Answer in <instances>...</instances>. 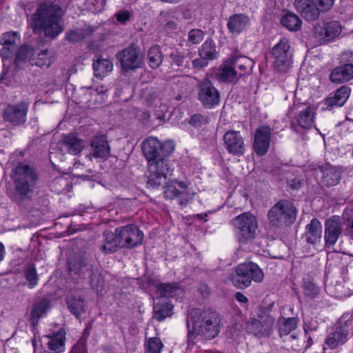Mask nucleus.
<instances>
[{
	"instance_id": "nucleus-25",
	"label": "nucleus",
	"mask_w": 353,
	"mask_h": 353,
	"mask_svg": "<svg viewBox=\"0 0 353 353\" xmlns=\"http://www.w3.org/2000/svg\"><path fill=\"white\" fill-rule=\"evenodd\" d=\"M242 76V73H238L234 70L230 59L224 63L216 73V79L220 82L236 83Z\"/></svg>"
},
{
	"instance_id": "nucleus-28",
	"label": "nucleus",
	"mask_w": 353,
	"mask_h": 353,
	"mask_svg": "<svg viewBox=\"0 0 353 353\" xmlns=\"http://www.w3.org/2000/svg\"><path fill=\"white\" fill-rule=\"evenodd\" d=\"M47 347L50 353H62L65 351V332L61 329L52 336H47Z\"/></svg>"
},
{
	"instance_id": "nucleus-19",
	"label": "nucleus",
	"mask_w": 353,
	"mask_h": 353,
	"mask_svg": "<svg viewBox=\"0 0 353 353\" xmlns=\"http://www.w3.org/2000/svg\"><path fill=\"white\" fill-rule=\"evenodd\" d=\"M341 221L339 216H332L325 223V247L330 249L342 233Z\"/></svg>"
},
{
	"instance_id": "nucleus-44",
	"label": "nucleus",
	"mask_w": 353,
	"mask_h": 353,
	"mask_svg": "<svg viewBox=\"0 0 353 353\" xmlns=\"http://www.w3.org/2000/svg\"><path fill=\"white\" fill-rule=\"evenodd\" d=\"M145 353H161L163 343L159 337H150L146 339L145 343Z\"/></svg>"
},
{
	"instance_id": "nucleus-18",
	"label": "nucleus",
	"mask_w": 353,
	"mask_h": 353,
	"mask_svg": "<svg viewBox=\"0 0 353 353\" xmlns=\"http://www.w3.org/2000/svg\"><path fill=\"white\" fill-rule=\"evenodd\" d=\"M272 129L268 125H261L255 132L253 148L257 156L265 155L270 145Z\"/></svg>"
},
{
	"instance_id": "nucleus-58",
	"label": "nucleus",
	"mask_w": 353,
	"mask_h": 353,
	"mask_svg": "<svg viewBox=\"0 0 353 353\" xmlns=\"http://www.w3.org/2000/svg\"><path fill=\"white\" fill-rule=\"evenodd\" d=\"M116 17H117V19L118 21L124 23L125 21H127L128 20H129L130 13H129V12L125 11V10L122 11V12H118L116 14Z\"/></svg>"
},
{
	"instance_id": "nucleus-53",
	"label": "nucleus",
	"mask_w": 353,
	"mask_h": 353,
	"mask_svg": "<svg viewBox=\"0 0 353 353\" xmlns=\"http://www.w3.org/2000/svg\"><path fill=\"white\" fill-rule=\"evenodd\" d=\"M171 59V65H176V67H181L184 65L185 61V56L183 53L174 50L172 51L170 55Z\"/></svg>"
},
{
	"instance_id": "nucleus-33",
	"label": "nucleus",
	"mask_w": 353,
	"mask_h": 353,
	"mask_svg": "<svg viewBox=\"0 0 353 353\" xmlns=\"http://www.w3.org/2000/svg\"><path fill=\"white\" fill-rule=\"evenodd\" d=\"M50 303L49 299L46 297L35 301L30 314V319L32 323L37 322L46 313L50 307Z\"/></svg>"
},
{
	"instance_id": "nucleus-34",
	"label": "nucleus",
	"mask_w": 353,
	"mask_h": 353,
	"mask_svg": "<svg viewBox=\"0 0 353 353\" xmlns=\"http://www.w3.org/2000/svg\"><path fill=\"white\" fill-rule=\"evenodd\" d=\"M94 74L97 77L103 78L108 75L112 69L113 63L108 59L99 58L92 63Z\"/></svg>"
},
{
	"instance_id": "nucleus-14",
	"label": "nucleus",
	"mask_w": 353,
	"mask_h": 353,
	"mask_svg": "<svg viewBox=\"0 0 353 353\" xmlns=\"http://www.w3.org/2000/svg\"><path fill=\"white\" fill-rule=\"evenodd\" d=\"M343 26L338 21H330L314 27L313 34L316 39L323 43L333 41L339 37Z\"/></svg>"
},
{
	"instance_id": "nucleus-59",
	"label": "nucleus",
	"mask_w": 353,
	"mask_h": 353,
	"mask_svg": "<svg viewBox=\"0 0 353 353\" xmlns=\"http://www.w3.org/2000/svg\"><path fill=\"white\" fill-rule=\"evenodd\" d=\"M14 48L3 46L0 50V54L3 59H7L10 56L11 52L14 50Z\"/></svg>"
},
{
	"instance_id": "nucleus-42",
	"label": "nucleus",
	"mask_w": 353,
	"mask_h": 353,
	"mask_svg": "<svg viewBox=\"0 0 353 353\" xmlns=\"http://www.w3.org/2000/svg\"><path fill=\"white\" fill-rule=\"evenodd\" d=\"M87 276H90V285L94 291L99 293L103 290L105 281L102 274L97 268L92 267L90 274H88Z\"/></svg>"
},
{
	"instance_id": "nucleus-24",
	"label": "nucleus",
	"mask_w": 353,
	"mask_h": 353,
	"mask_svg": "<svg viewBox=\"0 0 353 353\" xmlns=\"http://www.w3.org/2000/svg\"><path fill=\"white\" fill-rule=\"evenodd\" d=\"M330 81L335 83H343L353 79V65L341 64L334 68L330 74Z\"/></svg>"
},
{
	"instance_id": "nucleus-50",
	"label": "nucleus",
	"mask_w": 353,
	"mask_h": 353,
	"mask_svg": "<svg viewBox=\"0 0 353 353\" xmlns=\"http://www.w3.org/2000/svg\"><path fill=\"white\" fill-rule=\"evenodd\" d=\"M88 335L83 333L78 342L72 347L69 353H88L87 347V340Z\"/></svg>"
},
{
	"instance_id": "nucleus-21",
	"label": "nucleus",
	"mask_w": 353,
	"mask_h": 353,
	"mask_svg": "<svg viewBox=\"0 0 353 353\" xmlns=\"http://www.w3.org/2000/svg\"><path fill=\"white\" fill-rule=\"evenodd\" d=\"M92 265L81 256H74L68 259L67 270L70 273L77 275L80 279H85L92 270Z\"/></svg>"
},
{
	"instance_id": "nucleus-16",
	"label": "nucleus",
	"mask_w": 353,
	"mask_h": 353,
	"mask_svg": "<svg viewBox=\"0 0 353 353\" xmlns=\"http://www.w3.org/2000/svg\"><path fill=\"white\" fill-rule=\"evenodd\" d=\"M275 323L274 318L270 314H263L258 319L251 321L248 329L254 336L262 338L270 336L272 332Z\"/></svg>"
},
{
	"instance_id": "nucleus-46",
	"label": "nucleus",
	"mask_w": 353,
	"mask_h": 353,
	"mask_svg": "<svg viewBox=\"0 0 353 353\" xmlns=\"http://www.w3.org/2000/svg\"><path fill=\"white\" fill-rule=\"evenodd\" d=\"M24 276L28 282V288L32 289L34 288L39 281V276L37 273L34 265H28L24 271Z\"/></svg>"
},
{
	"instance_id": "nucleus-11",
	"label": "nucleus",
	"mask_w": 353,
	"mask_h": 353,
	"mask_svg": "<svg viewBox=\"0 0 353 353\" xmlns=\"http://www.w3.org/2000/svg\"><path fill=\"white\" fill-rule=\"evenodd\" d=\"M197 99L207 109H212L221 101L219 90L208 79L200 80L197 83Z\"/></svg>"
},
{
	"instance_id": "nucleus-12",
	"label": "nucleus",
	"mask_w": 353,
	"mask_h": 353,
	"mask_svg": "<svg viewBox=\"0 0 353 353\" xmlns=\"http://www.w3.org/2000/svg\"><path fill=\"white\" fill-rule=\"evenodd\" d=\"M117 58L125 71L135 70L141 68L143 64V55L141 49L134 45H130L119 51L117 54Z\"/></svg>"
},
{
	"instance_id": "nucleus-2",
	"label": "nucleus",
	"mask_w": 353,
	"mask_h": 353,
	"mask_svg": "<svg viewBox=\"0 0 353 353\" xmlns=\"http://www.w3.org/2000/svg\"><path fill=\"white\" fill-rule=\"evenodd\" d=\"M63 16L61 7L54 0H44L28 19V24L35 34H43L50 39H56L63 31L61 24Z\"/></svg>"
},
{
	"instance_id": "nucleus-9",
	"label": "nucleus",
	"mask_w": 353,
	"mask_h": 353,
	"mask_svg": "<svg viewBox=\"0 0 353 353\" xmlns=\"http://www.w3.org/2000/svg\"><path fill=\"white\" fill-rule=\"evenodd\" d=\"M273 67L278 72L285 73L292 63V52L288 39L283 37L271 50Z\"/></svg>"
},
{
	"instance_id": "nucleus-26",
	"label": "nucleus",
	"mask_w": 353,
	"mask_h": 353,
	"mask_svg": "<svg viewBox=\"0 0 353 353\" xmlns=\"http://www.w3.org/2000/svg\"><path fill=\"white\" fill-rule=\"evenodd\" d=\"M250 24L249 17L244 14H235L230 16L227 23L229 31L233 34H239L244 31Z\"/></svg>"
},
{
	"instance_id": "nucleus-22",
	"label": "nucleus",
	"mask_w": 353,
	"mask_h": 353,
	"mask_svg": "<svg viewBox=\"0 0 353 353\" xmlns=\"http://www.w3.org/2000/svg\"><path fill=\"white\" fill-rule=\"evenodd\" d=\"M294 5L297 11L307 21L317 19L321 12L314 0H295Z\"/></svg>"
},
{
	"instance_id": "nucleus-51",
	"label": "nucleus",
	"mask_w": 353,
	"mask_h": 353,
	"mask_svg": "<svg viewBox=\"0 0 353 353\" xmlns=\"http://www.w3.org/2000/svg\"><path fill=\"white\" fill-rule=\"evenodd\" d=\"M209 122V118L207 115L201 114H194L190 117L188 123L194 128H199Z\"/></svg>"
},
{
	"instance_id": "nucleus-48",
	"label": "nucleus",
	"mask_w": 353,
	"mask_h": 353,
	"mask_svg": "<svg viewBox=\"0 0 353 353\" xmlns=\"http://www.w3.org/2000/svg\"><path fill=\"white\" fill-rule=\"evenodd\" d=\"M205 33L199 29H192L188 32L187 39V46H192L193 45L201 43L204 39Z\"/></svg>"
},
{
	"instance_id": "nucleus-1",
	"label": "nucleus",
	"mask_w": 353,
	"mask_h": 353,
	"mask_svg": "<svg viewBox=\"0 0 353 353\" xmlns=\"http://www.w3.org/2000/svg\"><path fill=\"white\" fill-rule=\"evenodd\" d=\"M142 152L148 161L147 183L152 188H157L172 175L174 166L168 159L174 150L171 141L161 143L157 138L150 137L142 142Z\"/></svg>"
},
{
	"instance_id": "nucleus-45",
	"label": "nucleus",
	"mask_w": 353,
	"mask_h": 353,
	"mask_svg": "<svg viewBox=\"0 0 353 353\" xmlns=\"http://www.w3.org/2000/svg\"><path fill=\"white\" fill-rule=\"evenodd\" d=\"M246 265L247 268L252 269V270L248 273L250 284L252 281L255 283L262 282L264 279V273L262 269L256 263L253 262L246 263Z\"/></svg>"
},
{
	"instance_id": "nucleus-52",
	"label": "nucleus",
	"mask_w": 353,
	"mask_h": 353,
	"mask_svg": "<svg viewBox=\"0 0 353 353\" xmlns=\"http://www.w3.org/2000/svg\"><path fill=\"white\" fill-rule=\"evenodd\" d=\"M304 294L310 298H314L319 293L317 287L310 280H304L303 283Z\"/></svg>"
},
{
	"instance_id": "nucleus-32",
	"label": "nucleus",
	"mask_w": 353,
	"mask_h": 353,
	"mask_svg": "<svg viewBox=\"0 0 353 353\" xmlns=\"http://www.w3.org/2000/svg\"><path fill=\"white\" fill-rule=\"evenodd\" d=\"M63 144L66 147L69 153L77 155L81 152L84 148V142L74 134L65 135L63 139Z\"/></svg>"
},
{
	"instance_id": "nucleus-40",
	"label": "nucleus",
	"mask_w": 353,
	"mask_h": 353,
	"mask_svg": "<svg viewBox=\"0 0 353 353\" xmlns=\"http://www.w3.org/2000/svg\"><path fill=\"white\" fill-rule=\"evenodd\" d=\"M172 305L165 303H157L154 305V318L159 321L164 320L166 317L171 315Z\"/></svg>"
},
{
	"instance_id": "nucleus-8",
	"label": "nucleus",
	"mask_w": 353,
	"mask_h": 353,
	"mask_svg": "<svg viewBox=\"0 0 353 353\" xmlns=\"http://www.w3.org/2000/svg\"><path fill=\"white\" fill-rule=\"evenodd\" d=\"M18 179L16 181V190L22 199L30 197L37 180V174L28 165L19 163L16 168Z\"/></svg>"
},
{
	"instance_id": "nucleus-15",
	"label": "nucleus",
	"mask_w": 353,
	"mask_h": 353,
	"mask_svg": "<svg viewBox=\"0 0 353 353\" xmlns=\"http://www.w3.org/2000/svg\"><path fill=\"white\" fill-rule=\"evenodd\" d=\"M164 184L166 185L163 192L165 198L168 199L180 198L179 203L181 205L187 204L192 199V196L188 191V184L186 182L172 180L168 183L165 181L163 185Z\"/></svg>"
},
{
	"instance_id": "nucleus-63",
	"label": "nucleus",
	"mask_w": 353,
	"mask_h": 353,
	"mask_svg": "<svg viewBox=\"0 0 353 353\" xmlns=\"http://www.w3.org/2000/svg\"><path fill=\"white\" fill-rule=\"evenodd\" d=\"M5 254V247L3 244L0 242V262L3 260Z\"/></svg>"
},
{
	"instance_id": "nucleus-35",
	"label": "nucleus",
	"mask_w": 353,
	"mask_h": 353,
	"mask_svg": "<svg viewBox=\"0 0 353 353\" xmlns=\"http://www.w3.org/2000/svg\"><path fill=\"white\" fill-rule=\"evenodd\" d=\"M277 323L279 335L283 337L288 336L297 327L298 320L296 318L281 317Z\"/></svg>"
},
{
	"instance_id": "nucleus-43",
	"label": "nucleus",
	"mask_w": 353,
	"mask_h": 353,
	"mask_svg": "<svg viewBox=\"0 0 353 353\" xmlns=\"http://www.w3.org/2000/svg\"><path fill=\"white\" fill-rule=\"evenodd\" d=\"M200 57L206 58L208 60H213L216 57L215 44L212 40L205 41L199 50Z\"/></svg>"
},
{
	"instance_id": "nucleus-47",
	"label": "nucleus",
	"mask_w": 353,
	"mask_h": 353,
	"mask_svg": "<svg viewBox=\"0 0 353 353\" xmlns=\"http://www.w3.org/2000/svg\"><path fill=\"white\" fill-rule=\"evenodd\" d=\"M174 84V90L180 92V94L176 97V99L179 101L181 100L186 95L189 90L188 78L185 77H179L175 81Z\"/></svg>"
},
{
	"instance_id": "nucleus-4",
	"label": "nucleus",
	"mask_w": 353,
	"mask_h": 353,
	"mask_svg": "<svg viewBox=\"0 0 353 353\" xmlns=\"http://www.w3.org/2000/svg\"><path fill=\"white\" fill-rule=\"evenodd\" d=\"M192 323V332L205 338L212 339L220 332L221 317L212 308H194L190 312Z\"/></svg>"
},
{
	"instance_id": "nucleus-39",
	"label": "nucleus",
	"mask_w": 353,
	"mask_h": 353,
	"mask_svg": "<svg viewBox=\"0 0 353 353\" xmlns=\"http://www.w3.org/2000/svg\"><path fill=\"white\" fill-rule=\"evenodd\" d=\"M314 114L310 107L305 108L298 114L296 120L302 128H310L314 123Z\"/></svg>"
},
{
	"instance_id": "nucleus-49",
	"label": "nucleus",
	"mask_w": 353,
	"mask_h": 353,
	"mask_svg": "<svg viewBox=\"0 0 353 353\" xmlns=\"http://www.w3.org/2000/svg\"><path fill=\"white\" fill-rule=\"evenodd\" d=\"M17 36L18 34L16 32H5L0 37V44L3 46L14 48Z\"/></svg>"
},
{
	"instance_id": "nucleus-30",
	"label": "nucleus",
	"mask_w": 353,
	"mask_h": 353,
	"mask_svg": "<svg viewBox=\"0 0 353 353\" xmlns=\"http://www.w3.org/2000/svg\"><path fill=\"white\" fill-rule=\"evenodd\" d=\"M157 290L159 295L165 298H174L184 292L179 283H159L157 286Z\"/></svg>"
},
{
	"instance_id": "nucleus-10",
	"label": "nucleus",
	"mask_w": 353,
	"mask_h": 353,
	"mask_svg": "<svg viewBox=\"0 0 353 353\" xmlns=\"http://www.w3.org/2000/svg\"><path fill=\"white\" fill-rule=\"evenodd\" d=\"M16 59H28L32 65L48 68L54 61V53L52 50H33L30 47H21L17 52Z\"/></svg>"
},
{
	"instance_id": "nucleus-41",
	"label": "nucleus",
	"mask_w": 353,
	"mask_h": 353,
	"mask_svg": "<svg viewBox=\"0 0 353 353\" xmlns=\"http://www.w3.org/2000/svg\"><path fill=\"white\" fill-rule=\"evenodd\" d=\"M149 66L152 69L159 68L163 61V54L159 46L151 47L148 52Z\"/></svg>"
},
{
	"instance_id": "nucleus-37",
	"label": "nucleus",
	"mask_w": 353,
	"mask_h": 353,
	"mask_svg": "<svg viewBox=\"0 0 353 353\" xmlns=\"http://www.w3.org/2000/svg\"><path fill=\"white\" fill-rule=\"evenodd\" d=\"M232 65H234V70L239 69V72L244 75L248 73L253 65L252 61L247 57L240 56L236 57H231L229 59Z\"/></svg>"
},
{
	"instance_id": "nucleus-29",
	"label": "nucleus",
	"mask_w": 353,
	"mask_h": 353,
	"mask_svg": "<svg viewBox=\"0 0 353 353\" xmlns=\"http://www.w3.org/2000/svg\"><path fill=\"white\" fill-rule=\"evenodd\" d=\"M350 94V88L343 85L336 90L333 97L327 98L324 103L327 108L329 109H332L334 107H341L347 101Z\"/></svg>"
},
{
	"instance_id": "nucleus-64",
	"label": "nucleus",
	"mask_w": 353,
	"mask_h": 353,
	"mask_svg": "<svg viewBox=\"0 0 353 353\" xmlns=\"http://www.w3.org/2000/svg\"><path fill=\"white\" fill-rule=\"evenodd\" d=\"M197 216L198 217H200L201 219H204V221H207V214H197Z\"/></svg>"
},
{
	"instance_id": "nucleus-31",
	"label": "nucleus",
	"mask_w": 353,
	"mask_h": 353,
	"mask_svg": "<svg viewBox=\"0 0 353 353\" xmlns=\"http://www.w3.org/2000/svg\"><path fill=\"white\" fill-rule=\"evenodd\" d=\"M322 172V183L325 185L327 187L334 186L340 182L341 174L338 168L327 165L323 168Z\"/></svg>"
},
{
	"instance_id": "nucleus-6",
	"label": "nucleus",
	"mask_w": 353,
	"mask_h": 353,
	"mask_svg": "<svg viewBox=\"0 0 353 353\" xmlns=\"http://www.w3.org/2000/svg\"><path fill=\"white\" fill-rule=\"evenodd\" d=\"M230 223L240 243L247 244L255 239L259 225L256 217L252 213H242L232 219Z\"/></svg>"
},
{
	"instance_id": "nucleus-23",
	"label": "nucleus",
	"mask_w": 353,
	"mask_h": 353,
	"mask_svg": "<svg viewBox=\"0 0 353 353\" xmlns=\"http://www.w3.org/2000/svg\"><path fill=\"white\" fill-rule=\"evenodd\" d=\"M252 269L247 268L246 263L239 264L231 274V281L234 286L239 289H244L250 286L249 272Z\"/></svg>"
},
{
	"instance_id": "nucleus-3",
	"label": "nucleus",
	"mask_w": 353,
	"mask_h": 353,
	"mask_svg": "<svg viewBox=\"0 0 353 353\" xmlns=\"http://www.w3.org/2000/svg\"><path fill=\"white\" fill-rule=\"evenodd\" d=\"M103 244L100 250L105 254L115 252L118 248L132 249L141 245L143 232L135 224H128L118 227L114 232L105 231L103 233Z\"/></svg>"
},
{
	"instance_id": "nucleus-5",
	"label": "nucleus",
	"mask_w": 353,
	"mask_h": 353,
	"mask_svg": "<svg viewBox=\"0 0 353 353\" xmlns=\"http://www.w3.org/2000/svg\"><path fill=\"white\" fill-rule=\"evenodd\" d=\"M352 334L353 315L344 314L337 321L334 330L327 334L323 350H333L343 345Z\"/></svg>"
},
{
	"instance_id": "nucleus-60",
	"label": "nucleus",
	"mask_w": 353,
	"mask_h": 353,
	"mask_svg": "<svg viewBox=\"0 0 353 353\" xmlns=\"http://www.w3.org/2000/svg\"><path fill=\"white\" fill-rule=\"evenodd\" d=\"M235 299L240 303H247L248 301V298L241 292H236L235 294Z\"/></svg>"
},
{
	"instance_id": "nucleus-36",
	"label": "nucleus",
	"mask_w": 353,
	"mask_h": 353,
	"mask_svg": "<svg viewBox=\"0 0 353 353\" xmlns=\"http://www.w3.org/2000/svg\"><path fill=\"white\" fill-rule=\"evenodd\" d=\"M66 303L70 312L77 317L85 312V301L81 297L68 296Z\"/></svg>"
},
{
	"instance_id": "nucleus-7",
	"label": "nucleus",
	"mask_w": 353,
	"mask_h": 353,
	"mask_svg": "<svg viewBox=\"0 0 353 353\" xmlns=\"http://www.w3.org/2000/svg\"><path fill=\"white\" fill-rule=\"evenodd\" d=\"M297 210L288 200H281L272 206L268 213L270 224L275 227L292 224L296 218Z\"/></svg>"
},
{
	"instance_id": "nucleus-27",
	"label": "nucleus",
	"mask_w": 353,
	"mask_h": 353,
	"mask_svg": "<svg viewBox=\"0 0 353 353\" xmlns=\"http://www.w3.org/2000/svg\"><path fill=\"white\" fill-rule=\"evenodd\" d=\"M321 223L317 219L314 218L305 227V240L309 244L314 245L321 241Z\"/></svg>"
},
{
	"instance_id": "nucleus-17",
	"label": "nucleus",
	"mask_w": 353,
	"mask_h": 353,
	"mask_svg": "<svg viewBox=\"0 0 353 353\" xmlns=\"http://www.w3.org/2000/svg\"><path fill=\"white\" fill-rule=\"evenodd\" d=\"M223 144L230 154L241 157L245 154L244 140L239 131H228L223 136Z\"/></svg>"
},
{
	"instance_id": "nucleus-54",
	"label": "nucleus",
	"mask_w": 353,
	"mask_h": 353,
	"mask_svg": "<svg viewBox=\"0 0 353 353\" xmlns=\"http://www.w3.org/2000/svg\"><path fill=\"white\" fill-rule=\"evenodd\" d=\"M322 12L330 10L334 6L335 0H314Z\"/></svg>"
},
{
	"instance_id": "nucleus-38",
	"label": "nucleus",
	"mask_w": 353,
	"mask_h": 353,
	"mask_svg": "<svg viewBox=\"0 0 353 353\" xmlns=\"http://www.w3.org/2000/svg\"><path fill=\"white\" fill-rule=\"evenodd\" d=\"M281 24L290 31H297L301 28V20L292 12L284 14L281 19Z\"/></svg>"
},
{
	"instance_id": "nucleus-20",
	"label": "nucleus",
	"mask_w": 353,
	"mask_h": 353,
	"mask_svg": "<svg viewBox=\"0 0 353 353\" xmlns=\"http://www.w3.org/2000/svg\"><path fill=\"white\" fill-rule=\"evenodd\" d=\"M90 146L92 151L88 155L90 159H106L110 156V147L105 134L95 135L91 140Z\"/></svg>"
},
{
	"instance_id": "nucleus-13",
	"label": "nucleus",
	"mask_w": 353,
	"mask_h": 353,
	"mask_svg": "<svg viewBox=\"0 0 353 353\" xmlns=\"http://www.w3.org/2000/svg\"><path fill=\"white\" fill-rule=\"evenodd\" d=\"M29 103L21 101L16 103H9L3 111V119L13 126L24 124L27 121Z\"/></svg>"
},
{
	"instance_id": "nucleus-55",
	"label": "nucleus",
	"mask_w": 353,
	"mask_h": 353,
	"mask_svg": "<svg viewBox=\"0 0 353 353\" xmlns=\"http://www.w3.org/2000/svg\"><path fill=\"white\" fill-rule=\"evenodd\" d=\"M341 64H352L353 65V52L345 51L339 57Z\"/></svg>"
},
{
	"instance_id": "nucleus-62",
	"label": "nucleus",
	"mask_w": 353,
	"mask_h": 353,
	"mask_svg": "<svg viewBox=\"0 0 353 353\" xmlns=\"http://www.w3.org/2000/svg\"><path fill=\"white\" fill-rule=\"evenodd\" d=\"M95 90L99 94H104L107 92V88L103 85H101L97 86Z\"/></svg>"
},
{
	"instance_id": "nucleus-56",
	"label": "nucleus",
	"mask_w": 353,
	"mask_h": 353,
	"mask_svg": "<svg viewBox=\"0 0 353 353\" xmlns=\"http://www.w3.org/2000/svg\"><path fill=\"white\" fill-rule=\"evenodd\" d=\"M208 61L206 58L199 56L192 61V66L194 69L201 70L208 65Z\"/></svg>"
},
{
	"instance_id": "nucleus-57",
	"label": "nucleus",
	"mask_w": 353,
	"mask_h": 353,
	"mask_svg": "<svg viewBox=\"0 0 353 353\" xmlns=\"http://www.w3.org/2000/svg\"><path fill=\"white\" fill-rule=\"evenodd\" d=\"M66 38L71 42H77L83 39V36L82 34L77 31L71 30L67 34Z\"/></svg>"
},
{
	"instance_id": "nucleus-61",
	"label": "nucleus",
	"mask_w": 353,
	"mask_h": 353,
	"mask_svg": "<svg viewBox=\"0 0 353 353\" xmlns=\"http://www.w3.org/2000/svg\"><path fill=\"white\" fill-rule=\"evenodd\" d=\"M165 27L168 30H174L176 29V23L174 21H168L166 23Z\"/></svg>"
}]
</instances>
